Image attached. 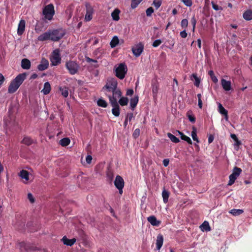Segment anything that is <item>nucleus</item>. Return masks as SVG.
I'll use <instances>...</instances> for the list:
<instances>
[{"label":"nucleus","mask_w":252,"mask_h":252,"mask_svg":"<svg viewBox=\"0 0 252 252\" xmlns=\"http://www.w3.org/2000/svg\"><path fill=\"white\" fill-rule=\"evenodd\" d=\"M50 60L52 64L53 65H57L60 63L61 59L59 49H56L53 51L51 56Z\"/></svg>","instance_id":"obj_9"},{"label":"nucleus","mask_w":252,"mask_h":252,"mask_svg":"<svg viewBox=\"0 0 252 252\" xmlns=\"http://www.w3.org/2000/svg\"><path fill=\"white\" fill-rule=\"evenodd\" d=\"M48 65V61L46 59H42L41 63L38 66V69L40 71H43L47 69Z\"/></svg>","instance_id":"obj_18"},{"label":"nucleus","mask_w":252,"mask_h":252,"mask_svg":"<svg viewBox=\"0 0 252 252\" xmlns=\"http://www.w3.org/2000/svg\"><path fill=\"white\" fill-rule=\"evenodd\" d=\"M86 13L85 16V20L86 21H90L92 19V15L94 10L93 7L89 3H86Z\"/></svg>","instance_id":"obj_11"},{"label":"nucleus","mask_w":252,"mask_h":252,"mask_svg":"<svg viewBox=\"0 0 252 252\" xmlns=\"http://www.w3.org/2000/svg\"><path fill=\"white\" fill-rule=\"evenodd\" d=\"M200 228L202 231H210L211 230L209 222L207 221H204L200 226Z\"/></svg>","instance_id":"obj_23"},{"label":"nucleus","mask_w":252,"mask_h":252,"mask_svg":"<svg viewBox=\"0 0 252 252\" xmlns=\"http://www.w3.org/2000/svg\"><path fill=\"white\" fill-rule=\"evenodd\" d=\"M158 89L157 86L153 87L152 92L154 95H156L158 93Z\"/></svg>","instance_id":"obj_57"},{"label":"nucleus","mask_w":252,"mask_h":252,"mask_svg":"<svg viewBox=\"0 0 252 252\" xmlns=\"http://www.w3.org/2000/svg\"><path fill=\"white\" fill-rule=\"evenodd\" d=\"M120 10L118 9H115L111 14L112 18L115 21H118L119 20V13Z\"/></svg>","instance_id":"obj_27"},{"label":"nucleus","mask_w":252,"mask_h":252,"mask_svg":"<svg viewBox=\"0 0 252 252\" xmlns=\"http://www.w3.org/2000/svg\"><path fill=\"white\" fill-rule=\"evenodd\" d=\"M115 186L117 188H123L124 186V181L119 175L116 176L114 181Z\"/></svg>","instance_id":"obj_14"},{"label":"nucleus","mask_w":252,"mask_h":252,"mask_svg":"<svg viewBox=\"0 0 252 252\" xmlns=\"http://www.w3.org/2000/svg\"><path fill=\"white\" fill-rule=\"evenodd\" d=\"M197 97H198V106L200 108H202V100L201 99V94H199L197 95Z\"/></svg>","instance_id":"obj_46"},{"label":"nucleus","mask_w":252,"mask_h":252,"mask_svg":"<svg viewBox=\"0 0 252 252\" xmlns=\"http://www.w3.org/2000/svg\"><path fill=\"white\" fill-rule=\"evenodd\" d=\"M54 13V7L51 4L46 6L43 10V14L44 18L49 20H52Z\"/></svg>","instance_id":"obj_5"},{"label":"nucleus","mask_w":252,"mask_h":252,"mask_svg":"<svg viewBox=\"0 0 252 252\" xmlns=\"http://www.w3.org/2000/svg\"><path fill=\"white\" fill-rule=\"evenodd\" d=\"M51 88L50 83L48 82H47L44 83V88L41 92L44 94L46 95L49 94L51 91Z\"/></svg>","instance_id":"obj_19"},{"label":"nucleus","mask_w":252,"mask_h":252,"mask_svg":"<svg viewBox=\"0 0 252 252\" xmlns=\"http://www.w3.org/2000/svg\"><path fill=\"white\" fill-rule=\"evenodd\" d=\"M119 40L118 37L116 36H115L113 37L110 42V46L112 48H114L119 44Z\"/></svg>","instance_id":"obj_28"},{"label":"nucleus","mask_w":252,"mask_h":252,"mask_svg":"<svg viewBox=\"0 0 252 252\" xmlns=\"http://www.w3.org/2000/svg\"><path fill=\"white\" fill-rule=\"evenodd\" d=\"M162 41L160 39H157L153 43V46L154 47H157L161 43Z\"/></svg>","instance_id":"obj_44"},{"label":"nucleus","mask_w":252,"mask_h":252,"mask_svg":"<svg viewBox=\"0 0 252 252\" xmlns=\"http://www.w3.org/2000/svg\"><path fill=\"white\" fill-rule=\"evenodd\" d=\"M196 20L195 19V17L194 16H193V17H192V18L191 19V23L192 25V27H193V28H192V31L194 32V29H195V25H196Z\"/></svg>","instance_id":"obj_49"},{"label":"nucleus","mask_w":252,"mask_h":252,"mask_svg":"<svg viewBox=\"0 0 252 252\" xmlns=\"http://www.w3.org/2000/svg\"><path fill=\"white\" fill-rule=\"evenodd\" d=\"M242 172L241 168L235 167L233 170L232 173L229 176V181L228 183V186H231L235 181L236 179L239 176Z\"/></svg>","instance_id":"obj_8"},{"label":"nucleus","mask_w":252,"mask_h":252,"mask_svg":"<svg viewBox=\"0 0 252 252\" xmlns=\"http://www.w3.org/2000/svg\"><path fill=\"white\" fill-rule=\"evenodd\" d=\"M86 61L88 63H91V62H94V63H96L97 61H95V60H94L93 59H90V58L89 57H87L86 58Z\"/></svg>","instance_id":"obj_58"},{"label":"nucleus","mask_w":252,"mask_h":252,"mask_svg":"<svg viewBox=\"0 0 252 252\" xmlns=\"http://www.w3.org/2000/svg\"><path fill=\"white\" fill-rule=\"evenodd\" d=\"M64 34V32L61 30H50L39 35L37 39L40 41L49 39L54 41H57L62 38Z\"/></svg>","instance_id":"obj_2"},{"label":"nucleus","mask_w":252,"mask_h":252,"mask_svg":"<svg viewBox=\"0 0 252 252\" xmlns=\"http://www.w3.org/2000/svg\"><path fill=\"white\" fill-rule=\"evenodd\" d=\"M35 31L36 33H39L42 31V28L40 27L38 25H36L35 27Z\"/></svg>","instance_id":"obj_52"},{"label":"nucleus","mask_w":252,"mask_h":252,"mask_svg":"<svg viewBox=\"0 0 252 252\" xmlns=\"http://www.w3.org/2000/svg\"><path fill=\"white\" fill-rule=\"evenodd\" d=\"M162 196L163 198V202L166 203L168 201L169 192L166 189H163L162 192Z\"/></svg>","instance_id":"obj_25"},{"label":"nucleus","mask_w":252,"mask_h":252,"mask_svg":"<svg viewBox=\"0 0 252 252\" xmlns=\"http://www.w3.org/2000/svg\"><path fill=\"white\" fill-rule=\"evenodd\" d=\"M37 77V75L35 73L32 74L31 76V78L32 79H34Z\"/></svg>","instance_id":"obj_64"},{"label":"nucleus","mask_w":252,"mask_h":252,"mask_svg":"<svg viewBox=\"0 0 252 252\" xmlns=\"http://www.w3.org/2000/svg\"><path fill=\"white\" fill-rule=\"evenodd\" d=\"M132 51L135 57H139L143 51V46L141 44H137L132 48Z\"/></svg>","instance_id":"obj_12"},{"label":"nucleus","mask_w":252,"mask_h":252,"mask_svg":"<svg viewBox=\"0 0 252 252\" xmlns=\"http://www.w3.org/2000/svg\"><path fill=\"white\" fill-rule=\"evenodd\" d=\"M92 157L90 155H88L86 158V162L90 164L91 163V161H92Z\"/></svg>","instance_id":"obj_54"},{"label":"nucleus","mask_w":252,"mask_h":252,"mask_svg":"<svg viewBox=\"0 0 252 252\" xmlns=\"http://www.w3.org/2000/svg\"><path fill=\"white\" fill-rule=\"evenodd\" d=\"M133 93V91L131 89L128 90L126 92V94L128 95H131Z\"/></svg>","instance_id":"obj_60"},{"label":"nucleus","mask_w":252,"mask_h":252,"mask_svg":"<svg viewBox=\"0 0 252 252\" xmlns=\"http://www.w3.org/2000/svg\"><path fill=\"white\" fill-rule=\"evenodd\" d=\"M161 2L160 1L155 0L153 1V4L156 7L157 9H158L161 5Z\"/></svg>","instance_id":"obj_47"},{"label":"nucleus","mask_w":252,"mask_h":252,"mask_svg":"<svg viewBox=\"0 0 252 252\" xmlns=\"http://www.w3.org/2000/svg\"><path fill=\"white\" fill-rule=\"evenodd\" d=\"M22 143L27 145H30L32 143V139L28 137H25L22 141Z\"/></svg>","instance_id":"obj_35"},{"label":"nucleus","mask_w":252,"mask_h":252,"mask_svg":"<svg viewBox=\"0 0 252 252\" xmlns=\"http://www.w3.org/2000/svg\"><path fill=\"white\" fill-rule=\"evenodd\" d=\"M70 139L68 138H64L60 141V144L63 146H66L70 143Z\"/></svg>","instance_id":"obj_33"},{"label":"nucleus","mask_w":252,"mask_h":252,"mask_svg":"<svg viewBox=\"0 0 252 252\" xmlns=\"http://www.w3.org/2000/svg\"><path fill=\"white\" fill-rule=\"evenodd\" d=\"M117 80L110 78L107 80L106 85L103 87L102 90L105 92L109 99L111 98H119L121 97L122 93L117 88Z\"/></svg>","instance_id":"obj_1"},{"label":"nucleus","mask_w":252,"mask_h":252,"mask_svg":"<svg viewBox=\"0 0 252 252\" xmlns=\"http://www.w3.org/2000/svg\"><path fill=\"white\" fill-rule=\"evenodd\" d=\"M97 104L99 106L106 107L107 105V102L102 99H99L97 101Z\"/></svg>","instance_id":"obj_38"},{"label":"nucleus","mask_w":252,"mask_h":252,"mask_svg":"<svg viewBox=\"0 0 252 252\" xmlns=\"http://www.w3.org/2000/svg\"><path fill=\"white\" fill-rule=\"evenodd\" d=\"M168 138L171 140V141L174 143H178L179 142V139L177 138L175 136L170 133H167Z\"/></svg>","instance_id":"obj_34"},{"label":"nucleus","mask_w":252,"mask_h":252,"mask_svg":"<svg viewBox=\"0 0 252 252\" xmlns=\"http://www.w3.org/2000/svg\"><path fill=\"white\" fill-rule=\"evenodd\" d=\"M221 85L223 90L226 92L232 89L231 83L230 81H227L224 79L221 80Z\"/></svg>","instance_id":"obj_13"},{"label":"nucleus","mask_w":252,"mask_h":252,"mask_svg":"<svg viewBox=\"0 0 252 252\" xmlns=\"http://www.w3.org/2000/svg\"><path fill=\"white\" fill-rule=\"evenodd\" d=\"M26 22L24 20H21L18 24L17 33L18 35H22L25 30Z\"/></svg>","instance_id":"obj_15"},{"label":"nucleus","mask_w":252,"mask_h":252,"mask_svg":"<svg viewBox=\"0 0 252 252\" xmlns=\"http://www.w3.org/2000/svg\"><path fill=\"white\" fill-rule=\"evenodd\" d=\"M139 134H140V130H139V129L137 128L134 130V131L133 133V136L134 138H136L139 135Z\"/></svg>","instance_id":"obj_51"},{"label":"nucleus","mask_w":252,"mask_h":252,"mask_svg":"<svg viewBox=\"0 0 252 252\" xmlns=\"http://www.w3.org/2000/svg\"><path fill=\"white\" fill-rule=\"evenodd\" d=\"M184 4L188 7L191 6L192 5V0H181Z\"/></svg>","instance_id":"obj_41"},{"label":"nucleus","mask_w":252,"mask_h":252,"mask_svg":"<svg viewBox=\"0 0 252 252\" xmlns=\"http://www.w3.org/2000/svg\"><path fill=\"white\" fill-rule=\"evenodd\" d=\"M218 110L219 112L223 115H226L228 112L222 106V105L220 103H218Z\"/></svg>","instance_id":"obj_29"},{"label":"nucleus","mask_w":252,"mask_h":252,"mask_svg":"<svg viewBox=\"0 0 252 252\" xmlns=\"http://www.w3.org/2000/svg\"><path fill=\"white\" fill-rule=\"evenodd\" d=\"M181 139L187 141L189 144H192V141L190 138L185 135H182V136H181Z\"/></svg>","instance_id":"obj_42"},{"label":"nucleus","mask_w":252,"mask_h":252,"mask_svg":"<svg viewBox=\"0 0 252 252\" xmlns=\"http://www.w3.org/2000/svg\"><path fill=\"white\" fill-rule=\"evenodd\" d=\"M169 159L168 158L164 159L163 160V163L165 167L167 166L169 164Z\"/></svg>","instance_id":"obj_56"},{"label":"nucleus","mask_w":252,"mask_h":252,"mask_svg":"<svg viewBox=\"0 0 252 252\" xmlns=\"http://www.w3.org/2000/svg\"><path fill=\"white\" fill-rule=\"evenodd\" d=\"M243 17L246 20H251L252 19V11L251 10H247L243 14Z\"/></svg>","instance_id":"obj_26"},{"label":"nucleus","mask_w":252,"mask_h":252,"mask_svg":"<svg viewBox=\"0 0 252 252\" xmlns=\"http://www.w3.org/2000/svg\"><path fill=\"white\" fill-rule=\"evenodd\" d=\"M163 242V238L161 235H158L157 238L156 246L157 249L159 250L162 246Z\"/></svg>","instance_id":"obj_21"},{"label":"nucleus","mask_w":252,"mask_h":252,"mask_svg":"<svg viewBox=\"0 0 252 252\" xmlns=\"http://www.w3.org/2000/svg\"><path fill=\"white\" fill-rule=\"evenodd\" d=\"M65 66L70 74L73 75L76 73L79 68V65L74 61H68L66 63Z\"/></svg>","instance_id":"obj_7"},{"label":"nucleus","mask_w":252,"mask_h":252,"mask_svg":"<svg viewBox=\"0 0 252 252\" xmlns=\"http://www.w3.org/2000/svg\"><path fill=\"white\" fill-rule=\"evenodd\" d=\"M138 101V97L137 96H135L133 98H132L130 100V105L132 110L134 109L136 107Z\"/></svg>","instance_id":"obj_24"},{"label":"nucleus","mask_w":252,"mask_h":252,"mask_svg":"<svg viewBox=\"0 0 252 252\" xmlns=\"http://www.w3.org/2000/svg\"><path fill=\"white\" fill-rule=\"evenodd\" d=\"M4 80V76L1 73H0V85L2 83Z\"/></svg>","instance_id":"obj_59"},{"label":"nucleus","mask_w":252,"mask_h":252,"mask_svg":"<svg viewBox=\"0 0 252 252\" xmlns=\"http://www.w3.org/2000/svg\"><path fill=\"white\" fill-rule=\"evenodd\" d=\"M214 140V137L212 135H210L208 138V142L209 143H211L213 142Z\"/></svg>","instance_id":"obj_62"},{"label":"nucleus","mask_w":252,"mask_h":252,"mask_svg":"<svg viewBox=\"0 0 252 252\" xmlns=\"http://www.w3.org/2000/svg\"><path fill=\"white\" fill-rule=\"evenodd\" d=\"M230 136L231 138L233 139L235 141L238 140V138L235 134H231Z\"/></svg>","instance_id":"obj_63"},{"label":"nucleus","mask_w":252,"mask_h":252,"mask_svg":"<svg viewBox=\"0 0 252 252\" xmlns=\"http://www.w3.org/2000/svg\"><path fill=\"white\" fill-rule=\"evenodd\" d=\"M191 135L193 140L196 141L197 143L199 142V140L197 137L196 129L194 127H192Z\"/></svg>","instance_id":"obj_36"},{"label":"nucleus","mask_w":252,"mask_h":252,"mask_svg":"<svg viewBox=\"0 0 252 252\" xmlns=\"http://www.w3.org/2000/svg\"><path fill=\"white\" fill-rule=\"evenodd\" d=\"M28 198L31 203H32L34 202V198L31 193H29L28 194Z\"/></svg>","instance_id":"obj_50"},{"label":"nucleus","mask_w":252,"mask_h":252,"mask_svg":"<svg viewBox=\"0 0 252 252\" xmlns=\"http://www.w3.org/2000/svg\"><path fill=\"white\" fill-rule=\"evenodd\" d=\"M229 213L231 214L233 216H238L243 213V210L242 209H232L229 212Z\"/></svg>","instance_id":"obj_31"},{"label":"nucleus","mask_w":252,"mask_h":252,"mask_svg":"<svg viewBox=\"0 0 252 252\" xmlns=\"http://www.w3.org/2000/svg\"><path fill=\"white\" fill-rule=\"evenodd\" d=\"M76 239L73 238L72 239H68L65 236L63 237L62 239V241L64 245L66 246H71L76 242Z\"/></svg>","instance_id":"obj_16"},{"label":"nucleus","mask_w":252,"mask_h":252,"mask_svg":"<svg viewBox=\"0 0 252 252\" xmlns=\"http://www.w3.org/2000/svg\"><path fill=\"white\" fill-rule=\"evenodd\" d=\"M61 93V94L64 97H66L68 95V89L66 87H63V88H62V87H60V89H59Z\"/></svg>","instance_id":"obj_32"},{"label":"nucleus","mask_w":252,"mask_h":252,"mask_svg":"<svg viewBox=\"0 0 252 252\" xmlns=\"http://www.w3.org/2000/svg\"><path fill=\"white\" fill-rule=\"evenodd\" d=\"M181 25L183 28H186L188 25V21L186 19L182 20Z\"/></svg>","instance_id":"obj_43"},{"label":"nucleus","mask_w":252,"mask_h":252,"mask_svg":"<svg viewBox=\"0 0 252 252\" xmlns=\"http://www.w3.org/2000/svg\"><path fill=\"white\" fill-rule=\"evenodd\" d=\"M17 248L19 249L22 252H31L35 251L36 248L30 244H26L24 242H19L17 244Z\"/></svg>","instance_id":"obj_6"},{"label":"nucleus","mask_w":252,"mask_h":252,"mask_svg":"<svg viewBox=\"0 0 252 252\" xmlns=\"http://www.w3.org/2000/svg\"><path fill=\"white\" fill-rule=\"evenodd\" d=\"M154 12V9L153 7H150L147 9L146 11V15L148 17H150L151 16L152 14Z\"/></svg>","instance_id":"obj_40"},{"label":"nucleus","mask_w":252,"mask_h":252,"mask_svg":"<svg viewBox=\"0 0 252 252\" xmlns=\"http://www.w3.org/2000/svg\"><path fill=\"white\" fill-rule=\"evenodd\" d=\"M128 99L126 97H123L121 98L119 101V103L122 106L126 105L127 104Z\"/></svg>","instance_id":"obj_37"},{"label":"nucleus","mask_w":252,"mask_h":252,"mask_svg":"<svg viewBox=\"0 0 252 252\" xmlns=\"http://www.w3.org/2000/svg\"><path fill=\"white\" fill-rule=\"evenodd\" d=\"M209 75L210 76L211 78V79L214 82V83H217L218 81V80L217 78V77L214 75V72L212 70H210L209 71Z\"/></svg>","instance_id":"obj_39"},{"label":"nucleus","mask_w":252,"mask_h":252,"mask_svg":"<svg viewBox=\"0 0 252 252\" xmlns=\"http://www.w3.org/2000/svg\"><path fill=\"white\" fill-rule=\"evenodd\" d=\"M193 78L195 80V82H194V85L197 86V87H198L199 85V84H200V79L197 77V75L196 74H193L191 75L190 76V79L191 80H193Z\"/></svg>","instance_id":"obj_30"},{"label":"nucleus","mask_w":252,"mask_h":252,"mask_svg":"<svg viewBox=\"0 0 252 252\" xmlns=\"http://www.w3.org/2000/svg\"><path fill=\"white\" fill-rule=\"evenodd\" d=\"M131 1L132 2L131 4V7L132 8H136L140 2L139 1H137V0H134Z\"/></svg>","instance_id":"obj_48"},{"label":"nucleus","mask_w":252,"mask_h":252,"mask_svg":"<svg viewBox=\"0 0 252 252\" xmlns=\"http://www.w3.org/2000/svg\"><path fill=\"white\" fill-rule=\"evenodd\" d=\"M189 120L191 122H195V118L191 115L189 116Z\"/></svg>","instance_id":"obj_61"},{"label":"nucleus","mask_w":252,"mask_h":252,"mask_svg":"<svg viewBox=\"0 0 252 252\" xmlns=\"http://www.w3.org/2000/svg\"><path fill=\"white\" fill-rule=\"evenodd\" d=\"M187 33L186 31V30H184L183 31H182L180 32V36L182 38H186L187 36Z\"/></svg>","instance_id":"obj_53"},{"label":"nucleus","mask_w":252,"mask_h":252,"mask_svg":"<svg viewBox=\"0 0 252 252\" xmlns=\"http://www.w3.org/2000/svg\"><path fill=\"white\" fill-rule=\"evenodd\" d=\"M21 66L25 69H30L31 67V62L27 59H23L21 61Z\"/></svg>","instance_id":"obj_20"},{"label":"nucleus","mask_w":252,"mask_h":252,"mask_svg":"<svg viewBox=\"0 0 252 252\" xmlns=\"http://www.w3.org/2000/svg\"><path fill=\"white\" fill-rule=\"evenodd\" d=\"M26 74H19L10 83L8 87V92L13 93L16 91L23 82L26 79Z\"/></svg>","instance_id":"obj_3"},{"label":"nucleus","mask_w":252,"mask_h":252,"mask_svg":"<svg viewBox=\"0 0 252 252\" xmlns=\"http://www.w3.org/2000/svg\"><path fill=\"white\" fill-rule=\"evenodd\" d=\"M147 220L153 226H158L160 223V221L157 220L154 216L149 217Z\"/></svg>","instance_id":"obj_17"},{"label":"nucleus","mask_w":252,"mask_h":252,"mask_svg":"<svg viewBox=\"0 0 252 252\" xmlns=\"http://www.w3.org/2000/svg\"><path fill=\"white\" fill-rule=\"evenodd\" d=\"M19 176L21 177L22 179H25L24 183H26L29 180V174L28 172L26 170H22L20 173Z\"/></svg>","instance_id":"obj_22"},{"label":"nucleus","mask_w":252,"mask_h":252,"mask_svg":"<svg viewBox=\"0 0 252 252\" xmlns=\"http://www.w3.org/2000/svg\"><path fill=\"white\" fill-rule=\"evenodd\" d=\"M118 99V98H111L109 99L110 103L113 107L112 112L116 117H118L120 115V107L117 102Z\"/></svg>","instance_id":"obj_10"},{"label":"nucleus","mask_w":252,"mask_h":252,"mask_svg":"<svg viewBox=\"0 0 252 252\" xmlns=\"http://www.w3.org/2000/svg\"><path fill=\"white\" fill-rule=\"evenodd\" d=\"M241 144V142L239 141V140H237L235 141V143L234 144V146L235 148V149H237L238 147L239 146V145Z\"/></svg>","instance_id":"obj_55"},{"label":"nucleus","mask_w":252,"mask_h":252,"mask_svg":"<svg viewBox=\"0 0 252 252\" xmlns=\"http://www.w3.org/2000/svg\"><path fill=\"white\" fill-rule=\"evenodd\" d=\"M211 4L212 5L213 8L214 10H215L216 11H218V10L222 9V8L221 7H220L219 5H218L217 4H215L214 2L212 1Z\"/></svg>","instance_id":"obj_45"},{"label":"nucleus","mask_w":252,"mask_h":252,"mask_svg":"<svg viewBox=\"0 0 252 252\" xmlns=\"http://www.w3.org/2000/svg\"><path fill=\"white\" fill-rule=\"evenodd\" d=\"M115 68L116 76L120 79H124L127 70L126 65L124 63H121L118 66H115Z\"/></svg>","instance_id":"obj_4"}]
</instances>
